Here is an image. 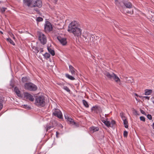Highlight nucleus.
I'll return each mask as SVG.
<instances>
[{
  "label": "nucleus",
  "mask_w": 154,
  "mask_h": 154,
  "mask_svg": "<svg viewBox=\"0 0 154 154\" xmlns=\"http://www.w3.org/2000/svg\"><path fill=\"white\" fill-rule=\"evenodd\" d=\"M32 48L33 50V51L34 52L37 53L39 51V50H38L37 47L32 46Z\"/></svg>",
  "instance_id": "29"
},
{
  "label": "nucleus",
  "mask_w": 154,
  "mask_h": 154,
  "mask_svg": "<svg viewBox=\"0 0 154 154\" xmlns=\"http://www.w3.org/2000/svg\"><path fill=\"white\" fill-rule=\"evenodd\" d=\"M7 41L10 43V44L12 45H15V44L14 42L10 38H7L6 39Z\"/></svg>",
  "instance_id": "31"
},
{
  "label": "nucleus",
  "mask_w": 154,
  "mask_h": 154,
  "mask_svg": "<svg viewBox=\"0 0 154 154\" xmlns=\"http://www.w3.org/2000/svg\"><path fill=\"white\" fill-rule=\"evenodd\" d=\"M64 117L65 119H66L70 123H73L74 124H75V122L73 121L72 119L70 117H68L66 115H64Z\"/></svg>",
  "instance_id": "19"
},
{
  "label": "nucleus",
  "mask_w": 154,
  "mask_h": 154,
  "mask_svg": "<svg viewBox=\"0 0 154 154\" xmlns=\"http://www.w3.org/2000/svg\"><path fill=\"white\" fill-rule=\"evenodd\" d=\"M140 120L142 121L145 122V117L143 116H140Z\"/></svg>",
  "instance_id": "38"
},
{
  "label": "nucleus",
  "mask_w": 154,
  "mask_h": 154,
  "mask_svg": "<svg viewBox=\"0 0 154 154\" xmlns=\"http://www.w3.org/2000/svg\"><path fill=\"white\" fill-rule=\"evenodd\" d=\"M151 21L152 23H154V16H152Z\"/></svg>",
  "instance_id": "42"
},
{
  "label": "nucleus",
  "mask_w": 154,
  "mask_h": 154,
  "mask_svg": "<svg viewBox=\"0 0 154 154\" xmlns=\"http://www.w3.org/2000/svg\"><path fill=\"white\" fill-rule=\"evenodd\" d=\"M140 112L141 113L145 115V112L142 109H140Z\"/></svg>",
  "instance_id": "45"
},
{
  "label": "nucleus",
  "mask_w": 154,
  "mask_h": 154,
  "mask_svg": "<svg viewBox=\"0 0 154 154\" xmlns=\"http://www.w3.org/2000/svg\"><path fill=\"white\" fill-rule=\"evenodd\" d=\"M120 115L122 119V120L126 119V118L125 116V114L122 112H121L120 114Z\"/></svg>",
  "instance_id": "27"
},
{
  "label": "nucleus",
  "mask_w": 154,
  "mask_h": 154,
  "mask_svg": "<svg viewBox=\"0 0 154 154\" xmlns=\"http://www.w3.org/2000/svg\"><path fill=\"white\" fill-rule=\"evenodd\" d=\"M53 2H54V3H56L57 2V0H54Z\"/></svg>",
  "instance_id": "49"
},
{
  "label": "nucleus",
  "mask_w": 154,
  "mask_h": 154,
  "mask_svg": "<svg viewBox=\"0 0 154 154\" xmlns=\"http://www.w3.org/2000/svg\"><path fill=\"white\" fill-rule=\"evenodd\" d=\"M42 6V2L40 0H32V5L31 7H37L41 8Z\"/></svg>",
  "instance_id": "7"
},
{
  "label": "nucleus",
  "mask_w": 154,
  "mask_h": 154,
  "mask_svg": "<svg viewBox=\"0 0 154 154\" xmlns=\"http://www.w3.org/2000/svg\"><path fill=\"white\" fill-rule=\"evenodd\" d=\"M152 127L153 128H154V122L152 124Z\"/></svg>",
  "instance_id": "51"
},
{
  "label": "nucleus",
  "mask_w": 154,
  "mask_h": 154,
  "mask_svg": "<svg viewBox=\"0 0 154 154\" xmlns=\"http://www.w3.org/2000/svg\"><path fill=\"white\" fill-rule=\"evenodd\" d=\"M138 97L140 98H143V97L142 96H139Z\"/></svg>",
  "instance_id": "50"
},
{
  "label": "nucleus",
  "mask_w": 154,
  "mask_h": 154,
  "mask_svg": "<svg viewBox=\"0 0 154 154\" xmlns=\"http://www.w3.org/2000/svg\"><path fill=\"white\" fill-rule=\"evenodd\" d=\"M47 49L48 52L52 56H54L55 55L54 51L52 48L50 47H48Z\"/></svg>",
  "instance_id": "21"
},
{
  "label": "nucleus",
  "mask_w": 154,
  "mask_h": 154,
  "mask_svg": "<svg viewBox=\"0 0 154 154\" xmlns=\"http://www.w3.org/2000/svg\"><path fill=\"white\" fill-rule=\"evenodd\" d=\"M60 126H61V128H63V126H62V125H60Z\"/></svg>",
  "instance_id": "54"
},
{
  "label": "nucleus",
  "mask_w": 154,
  "mask_h": 154,
  "mask_svg": "<svg viewBox=\"0 0 154 154\" xmlns=\"http://www.w3.org/2000/svg\"><path fill=\"white\" fill-rule=\"evenodd\" d=\"M24 106H25V108H30V107H29L28 106V105H24Z\"/></svg>",
  "instance_id": "46"
},
{
  "label": "nucleus",
  "mask_w": 154,
  "mask_h": 154,
  "mask_svg": "<svg viewBox=\"0 0 154 154\" xmlns=\"http://www.w3.org/2000/svg\"><path fill=\"white\" fill-rule=\"evenodd\" d=\"M53 115L60 119L63 118V115L61 111L58 109H55L52 110Z\"/></svg>",
  "instance_id": "4"
},
{
  "label": "nucleus",
  "mask_w": 154,
  "mask_h": 154,
  "mask_svg": "<svg viewBox=\"0 0 154 154\" xmlns=\"http://www.w3.org/2000/svg\"><path fill=\"white\" fill-rule=\"evenodd\" d=\"M53 27L51 23L48 21L45 22L44 25L45 30L46 32H49L52 30Z\"/></svg>",
  "instance_id": "6"
},
{
  "label": "nucleus",
  "mask_w": 154,
  "mask_h": 154,
  "mask_svg": "<svg viewBox=\"0 0 154 154\" xmlns=\"http://www.w3.org/2000/svg\"><path fill=\"white\" fill-rule=\"evenodd\" d=\"M38 39L43 45L45 44L47 42V38L44 34L42 32H39L38 35Z\"/></svg>",
  "instance_id": "5"
},
{
  "label": "nucleus",
  "mask_w": 154,
  "mask_h": 154,
  "mask_svg": "<svg viewBox=\"0 0 154 154\" xmlns=\"http://www.w3.org/2000/svg\"><path fill=\"white\" fill-rule=\"evenodd\" d=\"M40 51V53H42L43 51V50L42 48H40V50H39Z\"/></svg>",
  "instance_id": "48"
},
{
  "label": "nucleus",
  "mask_w": 154,
  "mask_h": 154,
  "mask_svg": "<svg viewBox=\"0 0 154 154\" xmlns=\"http://www.w3.org/2000/svg\"><path fill=\"white\" fill-rule=\"evenodd\" d=\"M117 83H118L119 85H120L121 84V81L119 79V78L117 76V75L115 74L114 76H113V77L112 78Z\"/></svg>",
  "instance_id": "17"
},
{
  "label": "nucleus",
  "mask_w": 154,
  "mask_h": 154,
  "mask_svg": "<svg viewBox=\"0 0 154 154\" xmlns=\"http://www.w3.org/2000/svg\"><path fill=\"white\" fill-rule=\"evenodd\" d=\"M127 13H129L130 14H133V13H134V11H133V10H132L131 11H128V12H127Z\"/></svg>",
  "instance_id": "43"
},
{
  "label": "nucleus",
  "mask_w": 154,
  "mask_h": 154,
  "mask_svg": "<svg viewBox=\"0 0 154 154\" xmlns=\"http://www.w3.org/2000/svg\"><path fill=\"white\" fill-rule=\"evenodd\" d=\"M43 20V18L40 17H37L36 19V20L37 22H41Z\"/></svg>",
  "instance_id": "35"
},
{
  "label": "nucleus",
  "mask_w": 154,
  "mask_h": 154,
  "mask_svg": "<svg viewBox=\"0 0 154 154\" xmlns=\"http://www.w3.org/2000/svg\"><path fill=\"white\" fill-rule=\"evenodd\" d=\"M59 134V133L57 131L56 132V137L57 138L58 137V135Z\"/></svg>",
  "instance_id": "47"
},
{
  "label": "nucleus",
  "mask_w": 154,
  "mask_h": 154,
  "mask_svg": "<svg viewBox=\"0 0 154 154\" xmlns=\"http://www.w3.org/2000/svg\"><path fill=\"white\" fill-rule=\"evenodd\" d=\"M58 85L61 86V87L63 89L66 91L68 92L69 93L70 92V90L67 86H63L61 83H60Z\"/></svg>",
  "instance_id": "23"
},
{
  "label": "nucleus",
  "mask_w": 154,
  "mask_h": 154,
  "mask_svg": "<svg viewBox=\"0 0 154 154\" xmlns=\"http://www.w3.org/2000/svg\"><path fill=\"white\" fill-rule=\"evenodd\" d=\"M128 135V132L126 131H124L123 136L125 137H127Z\"/></svg>",
  "instance_id": "37"
},
{
  "label": "nucleus",
  "mask_w": 154,
  "mask_h": 154,
  "mask_svg": "<svg viewBox=\"0 0 154 154\" xmlns=\"http://www.w3.org/2000/svg\"><path fill=\"white\" fill-rule=\"evenodd\" d=\"M65 76L66 78L72 80H74L75 79V78L73 77L68 74H66Z\"/></svg>",
  "instance_id": "25"
},
{
  "label": "nucleus",
  "mask_w": 154,
  "mask_h": 154,
  "mask_svg": "<svg viewBox=\"0 0 154 154\" xmlns=\"http://www.w3.org/2000/svg\"><path fill=\"white\" fill-rule=\"evenodd\" d=\"M91 35L88 33L85 32L83 33L82 36L84 37V39H83V41L85 43H86V41H87L88 38H89V36Z\"/></svg>",
  "instance_id": "16"
},
{
  "label": "nucleus",
  "mask_w": 154,
  "mask_h": 154,
  "mask_svg": "<svg viewBox=\"0 0 154 154\" xmlns=\"http://www.w3.org/2000/svg\"><path fill=\"white\" fill-rule=\"evenodd\" d=\"M149 97L148 96H143V98H145V99H147L148 100H149Z\"/></svg>",
  "instance_id": "44"
},
{
  "label": "nucleus",
  "mask_w": 154,
  "mask_h": 154,
  "mask_svg": "<svg viewBox=\"0 0 154 154\" xmlns=\"http://www.w3.org/2000/svg\"><path fill=\"white\" fill-rule=\"evenodd\" d=\"M68 31L72 33L78 38L81 37L82 33V29L79 27L77 22L75 21H73L69 24Z\"/></svg>",
  "instance_id": "1"
},
{
  "label": "nucleus",
  "mask_w": 154,
  "mask_h": 154,
  "mask_svg": "<svg viewBox=\"0 0 154 154\" xmlns=\"http://www.w3.org/2000/svg\"><path fill=\"white\" fill-rule=\"evenodd\" d=\"M57 39L62 45L64 46L66 45L67 41L66 38L58 36L57 37Z\"/></svg>",
  "instance_id": "9"
},
{
  "label": "nucleus",
  "mask_w": 154,
  "mask_h": 154,
  "mask_svg": "<svg viewBox=\"0 0 154 154\" xmlns=\"http://www.w3.org/2000/svg\"><path fill=\"white\" fill-rule=\"evenodd\" d=\"M124 126L125 128H128V122L127 119L123 120Z\"/></svg>",
  "instance_id": "28"
},
{
  "label": "nucleus",
  "mask_w": 154,
  "mask_h": 154,
  "mask_svg": "<svg viewBox=\"0 0 154 154\" xmlns=\"http://www.w3.org/2000/svg\"><path fill=\"white\" fill-rule=\"evenodd\" d=\"M14 91L17 96L20 97H22V95L20 93V91L17 87L14 88Z\"/></svg>",
  "instance_id": "18"
},
{
  "label": "nucleus",
  "mask_w": 154,
  "mask_h": 154,
  "mask_svg": "<svg viewBox=\"0 0 154 154\" xmlns=\"http://www.w3.org/2000/svg\"><path fill=\"white\" fill-rule=\"evenodd\" d=\"M110 123H111V125H112V126H112L111 127H112L113 126V125L114 124H115V122L114 120H112L111 121V122Z\"/></svg>",
  "instance_id": "40"
},
{
  "label": "nucleus",
  "mask_w": 154,
  "mask_h": 154,
  "mask_svg": "<svg viewBox=\"0 0 154 154\" xmlns=\"http://www.w3.org/2000/svg\"><path fill=\"white\" fill-rule=\"evenodd\" d=\"M24 96L26 100L30 101L33 102L34 100V99L32 95L28 92H24Z\"/></svg>",
  "instance_id": "8"
},
{
  "label": "nucleus",
  "mask_w": 154,
  "mask_h": 154,
  "mask_svg": "<svg viewBox=\"0 0 154 154\" xmlns=\"http://www.w3.org/2000/svg\"><path fill=\"white\" fill-rule=\"evenodd\" d=\"M135 94L136 96H137V97H138L139 95H138L137 94Z\"/></svg>",
  "instance_id": "52"
},
{
  "label": "nucleus",
  "mask_w": 154,
  "mask_h": 154,
  "mask_svg": "<svg viewBox=\"0 0 154 154\" xmlns=\"http://www.w3.org/2000/svg\"><path fill=\"white\" fill-rule=\"evenodd\" d=\"M104 74L109 79H112L113 78V76H114L115 73H112L111 74L107 72H105L104 73Z\"/></svg>",
  "instance_id": "15"
},
{
  "label": "nucleus",
  "mask_w": 154,
  "mask_h": 154,
  "mask_svg": "<svg viewBox=\"0 0 154 154\" xmlns=\"http://www.w3.org/2000/svg\"><path fill=\"white\" fill-rule=\"evenodd\" d=\"M102 122L108 127H111V123L109 121L105 120H102Z\"/></svg>",
  "instance_id": "22"
},
{
  "label": "nucleus",
  "mask_w": 154,
  "mask_h": 154,
  "mask_svg": "<svg viewBox=\"0 0 154 154\" xmlns=\"http://www.w3.org/2000/svg\"><path fill=\"white\" fill-rule=\"evenodd\" d=\"M35 104L38 106H40L44 107L45 106L46 102L44 97L40 95L36 97L35 100Z\"/></svg>",
  "instance_id": "2"
},
{
  "label": "nucleus",
  "mask_w": 154,
  "mask_h": 154,
  "mask_svg": "<svg viewBox=\"0 0 154 154\" xmlns=\"http://www.w3.org/2000/svg\"><path fill=\"white\" fill-rule=\"evenodd\" d=\"M94 37L92 35H90L89 36V38H88L87 41H86V43L90 44V45H93L94 44Z\"/></svg>",
  "instance_id": "10"
},
{
  "label": "nucleus",
  "mask_w": 154,
  "mask_h": 154,
  "mask_svg": "<svg viewBox=\"0 0 154 154\" xmlns=\"http://www.w3.org/2000/svg\"><path fill=\"white\" fill-rule=\"evenodd\" d=\"M53 122H50V124H47L46 125L45 128L46 130L47 131L48 130L50 129L51 128H53L54 127V125H53Z\"/></svg>",
  "instance_id": "13"
},
{
  "label": "nucleus",
  "mask_w": 154,
  "mask_h": 154,
  "mask_svg": "<svg viewBox=\"0 0 154 154\" xmlns=\"http://www.w3.org/2000/svg\"><path fill=\"white\" fill-rule=\"evenodd\" d=\"M24 4L28 7H31L32 5V0H23Z\"/></svg>",
  "instance_id": "14"
},
{
  "label": "nucleus",
  "mask_w": 154,
  "mask_h": 154,
  "mask_svg": "<svg viewBox=\"0 0 154 154\" xmlns=\"http://www.w3.org/2000/svg\"><path fill=\"white\" fill-rule=\"evenodd\" d=\"M152 92V91L151 90L146 89L145 90V94L146 95H150Z\"/></svg>",
  "instance_id": "24"
},
{
  "label": "nucleus",
  "mask_w": 154,
  "mask_h": 154,
  "mask_svg": "<svg viewBox=\"0 0 154 154\" xmlns=\"http://www.w3.org/2000/svg\"><path fill=\"white\" fill-rule=\"evenodd\" d=\"M147 118L149 120H151L152 119V116L151 115L148 114L147 116Z\"/></svg>",
  "instance_id": "39"
},
{
  "label": "nucleus",
  "mask_w": 154,
  "mask_h": 154,
  "mask_svg": "<svg viewBox=\"0 0 154 154\" xmlns=\"http://www.w3.org/2000/svg\"><path fill=\"white\" fill-rule=\"evenodd\" d=\"M69 71L71 73L72 75H74L77 74L76 70L72 65H69Z\"/></svg>",
  "instance_id": "11"
},
{
  "label": "nucleus",
  "mask_w": 154,
  "mask_h": 154,
  "mask_svg": "<svg viewBox=\"0 0 154 154\" xmlns=\"http://www.w3.org/2000/svg\"><path fill=\"white\" fill-rule=\"evenodd\" d=\"M3 99L2 96H0V111L3 108Z\"/></svg>",
  "instance_id": "26"
},
{
  "label": "nucleus",
  "mask_w": 154,
  "mask_h": 154,
  "mask_svg": "<svg viewBox=\"0 0 154 154\" xmlns=\"http://www.w3.org/2000/svg\"><path fill=\"white\" fill-rule=\"evenodd\" d=\"M115 4L116 5L118 6H119V5H120V3L119 2L118 0H115Z\"/></svg>",
  "instance_id": "41"
},
{
  "label": "nucleus",
  "mask_w": 154,
  "mask_h": 154,
  "mask_svg": "<svg viewBox=\"0 0 154 154\" xmlns=\"http://www.w3.org/2000/svg\"><path fill=\"white\" fill-rule=\"evenodd\" d=\"M98 107L97 106H93L91 109V110L96 112L98 110Z\"/></svg>",
  "instance_id": "33"
},
{
  "label": "nucleus",
  "mask_w": 154,
  "mask_h": 154,
  "mask_svg": "<svg viewBox=\"0 0 154 154\" xmlns=\"http://www.w3.org/2000/svg\"><path fill=\"white\" fill-rule=\"evenodd\" d=\"M82 102L84 106L86 107H88L89 105L88 102L85 100H82Z\"/></svg>",
  "instance_id": "32"
},
{
  "label": "nucleus",
  "mask_w": 154,
  "mask_h": 154,
  "mask_svg": "<svg viewBox=\"0 0 154 154\" xmlns=\"http://www.w3.org/2000/svg\"><path fill=\"white\" fill-rule=\"evenodd\" d=\"M0 32L1 34H3V32H2V31H0Z\"/></svg>",
  "instance_id": "55"
},
{
  "label": "nucleus",
  "mask_w": 154,
  "mask_h": 154,
  "mask_svg": "<svg viewBox=\"0 0 154 154\" xmlns=\"http://www.w3.org/2000/svg\"><path fill=\"white\" fill-rule=\"evenodd\" d=\"M24 86L25 89L31 91H35L37 89L36 85L31 82L26 83Z\"/></svg>",
  "instance_id": "3"
},
{
  "label": "nucleus",
  "mask_w": 154,
  "mask_h": 154,
  "mask_svg": "<svg viewBox=\"0 0 154 154\" xmlns=\"http://www.w3.org/2000/svg\"><path fill=\"white\" fill-rule=\"evenodd\" d=\"M29 80V78L27 77H23L22 79V81L23 83L28 82Z\"/></svg>",
  "instance_id": "30"
},
{
  "label": "nucleus",
  "mask_w": 154,
  "mask_h": 154,
  "mask_svg": "<svg viewBox=\"0 0 154 154\" xmlns=\"http://www.w3.org/2000/svg\"><path fill=\"white\" fill-rule=\"evenodd\" d=\"M123 4L127 8H131L132 7V4L128 1L124 2Z\"/></svg>",
  "instance_id": "12"
},
{
  "label": "nucleus",
  "mask_w": 154,
  "mask_h": 154,
  "mask_svg": "<svg viewBox=\"0 0 154 154\" xmlns=\"http://www.w3.org/2000/svg\"><path fill=\"white\" fill-rule=\"evenodd\" d=\"M34 10L36 11H38V10L37 9H34Z\"/></svg>",
  "instance_id": "53"
},
{
  "label": "nucleus",
  "mask_w": 154,
  "mask_h": 154,
  "mask_svg": "<svg viewBox=\"0 0 154 154\" xmlns=\"http://www.w3.org/2000/svg\"><path fill=\"white\" fill-rule=\"evenodd\" d=\"M90 130L92 133L98 131L99 130V128L97 127L93 126L90 128Z\"/></svg>",
  "instance_id": "20"
},
{
  "label": "nucleus",
  "mask_w": 154,
  "mask_h": 154,
  "mask_svg": "<svg viewBox=\"0 0 154 154\" xmlns=\"http://www.w3.org/2000/svg\"><path fill=\"white\" fill-rule=\"evenodd\" d=\"M6 8L5 7H2L0 8V11L2 13L4 12L6 10Z\"/></svg>",
  "instance_id": "36"
},
{
  "label": "nucleus",
  "mask_w": 154,
  "mask_h": 154,
  "mask_svg": "<svg viewBox=\"0 0 154 154\" xmlns=\"http://www.w3.org/2000/svg\"><path fill=\"white\" fill-rule=\"evenodd\" d=\"M136 100H137V98H136Z\"/></svg>",
  "instance_id": "56"
},
{
  "label": "nucleus",
  "mask_w": 154,
  "mask_h": 154,
  "mask_svg": "<svg viewBox=\"0 0 154 154\" xmlns=\"http://www.w3.org/2000/svg\"><path fill=\"white\" fill-rule=\"evenodd\" d=\"M43 55H44V57L47 59H48L50 57V54H49V53H45Z\"/></svg>",
  "instance_id": "34"
}]
</instances>
